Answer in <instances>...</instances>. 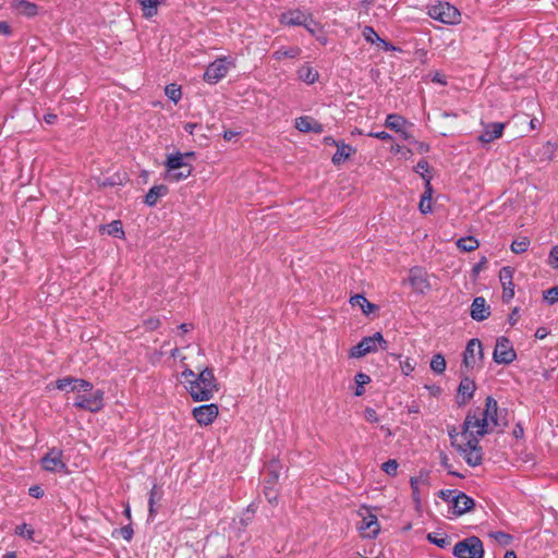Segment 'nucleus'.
I'll return each mask as SVG.
<instances>
[{
  "mask_svg": "<svg viewBox=\"0 0 558 558\" xmlns=\"http://www.w3.org/2000/svg\"><path fill=\"white\" fill-rule=\"evenodd\" d=\"M227 73L228 66L225 59H217L206 68L204 73V81L209 84H216L222 80Z\"/></svg>",
  "mask_w": 558,
  "mask_h": 558,
  "instance_id": "f8f14e48",
  "label": "nucleus"
},
{
  "mask_svg": "<svg viewBox=\"0 0 558 558\" xmlns=\"http://www.w3.org/2000/svg\"><path fill=\"white\" fill-rule=\"evenodd\" d=\"M422 178L425 181V191L421 197H427V198L432 199V195H433V187L430 184L432 177L427 175V174H422Z\"/></svg>",
  "mask_w": 558,
  "mask_h": 558,
  "instance_id": "3c124183",
  "label": "nucleus"
},
{
  "mask_svg": "<svg viewBox=\"0 0 558 558\" xmlns=\"http://www.w3.org/2000/svg\"><path fill=\"white\" fill-rule=\"evenodd\" d=\"M193 168H184L179 170H167L165 179L170 182H180L189 178L192 173Z\"/></svg>",
  "mask_w": 558,
  "mask_h": 558,
  "instance_id": "473e14b6",
  "label": "nucleus"
},
{
  "mask_svg": "<svg viewBox=\"0 0 558 558\" xmlns=\"http://www.w3.org/2000/svg\"><path fill=\"white\" fill-rule=\"evenodd\" d=\"M295 128L300 132H314L317 134L324 132L323 124L311 117H300L295 119Z\"/></svg>",
  "mask_w": 558,
  "mask_h": 558,
  "instance_id": "aec40b11",
  "label": "nucleus"
},
{
  "mask_svg": "<svg viewBox=\"0 0 558 558\" xmlns=\"http://www.w3.org/2000/svg\"><path fill=\"white\" fill-rule=\"evenodd\" d=\"M140 3L143 15L145 17H151L157 14L158 5L162 2V0H137Z\"/></svg>",
  "mask_w": 558,
  "mask_h": 558,
  "instance_id": "7c9ffc66",
  "label": "nucleus"
},
{
  "mask_svg": "<svg viewBox=\"0 0 558 558\" xmlns=\"http://www.w3.org/2000/svg\"><path fill=\"white\" fill-rule=\"evenodd\" d=\"M428 15L444 24L454 25L460 23L461 14L459 10L448 2H439L428 9Z\"/></svg>",
  "mask_w": 558,
  "mask_h": 558,
  "instance_id": "20e7f679",
  "label": "nucleus"
},
{
  "mask_svg": "<svg viewBox=\"0 0 558 558\" xmlns=\"http://www.w3.org/2000/svg\"><path fill=\"white\" fill-rule=\"evenodd\" d=\"M350 303L353 307H360L365 315H369L376 305L371 303L364 295L355 294L350 299Z\"/></svg>",
  "mask_w": 558,
  "mask_h": 558,
  "instance_id": "393cba45",
  "label": "nucleus"
},
{
  "mask_svg": "<svg viewBox=\"0 0 558 558\" xmlns=\"http://www.w3.org/2000/svg\"><path fill=\"white\" fill-rule=\"evenodd\" d=\"M446 360L442 354L437 353L432 357L430 368L434 373L440 375L446 371Z\"/></svg>",
  "mask_w": 558,
  "mask_h": 558,
  "instance_id": "f704fd0d",
  "label": "nucleus"
},
{
  "mask_svg": "<svg viewBox=\"0 0 558 558\" xmlns=\"http://www.w3.org/2000/svg\"><path fill=\"white\" fill-rule=\"evenodd\" d=\"M490 315V308L483 296H477L471 305V317L476 322H483Z\"/></svg>",
  "mask_w": 558,
  "mask_h": 558,
  "instance_id": "6ab92c4d",
  "label": "nucleus"
},
{
  "mask_svg": "<svg viewBox=\"0 0 558 558\" xmlns=\"http://www.w3.org/2000/svg\"><path fill=\"white\" fill-rule=\"evenodd\" d=\"M162 495V489L157 484H154L148 497V519L153 520L156 517V505L161 500Z\"/></svg>",
  "mask_w": 558,
  "mask_h": 558,
  "instance_id": "412c9836",
  "label": "nucleus"
},
{
  "mask_svg": "<svg viewBox=\"0 0 558 558\" xmlns=\"http://www.w3.org/2000/svg\"><path fill=\"white\" fill-rule=\"evenodd\" d=\"M68 384H73L71 391H83L90 392L94 389V386L90 381L85 380L83 378H75L72 376H66L63 378H59L56 380V388L59 390H65L68 388Z\"/></svg>",
  "mask_w": 558,
  "mask_h": 558,
  "instance_id": "4468645a",
  "label": "nucleus"
},
{
  "mask_svg": "<svg viewBox=\"0 0 558 558\" xmlns=\"http://www.w3.org/2000/svg\"><path fill=\"white\" fill-rule=\"evenodd\" d=\"M476 384L469 376H463L457 390V403L459 407L465 405L474 397Z\"/></svg>",
  "mask_w": 558,
  "mask_h": 558,
  "instance_id": "ddd939ff",
  "label": "nucleus"
},
{
  "mask_svg": "<svg viewBox=\"0 0 558 558\" xmlns=\"http://www.w3.org/2000/svg\"><path fill=\"white\" fill-rule=\"evenodd\" d=\"M543 298L550 305L558 302V286H555V287L544 291Z\"/></svg>",
  "mask_w": 558,
  "mask_h": 558,
  "instance_id": "c03bdc74",
  "label": "nucleus"
},
{
  "mask_svg": "<svg viewBox=\"0 0 558 558\" xmlns=\"http://www.w3.org/2000/svg\"><path fill=\"white\" fill-rule=\"evenodd\" d=\"M484 126L483 132L477 136V141L482 144H489L497 138L502 136L505 130V123L502 122H492V123H483Z\"/></svg>",
  "mask_w": 558,
  "mask_h": 558,
  "instance_id": "f3484780",
  "label": "nucleus"
},
{
  "mask_svg": "<svg viewBox=\"0 0 558 558\" xmlns=\"http://www.w3.org/2000/svg\"><path fill=\"white\" fill-rule=\"evenodd\" d=\"M427 539H428V542H430L432 544H434L440 548H446L450 544V541L448 539V537H438L437 535H435L433 533H429L427 535Z\"/></svg>",
  "mask_w": 558,
  "mask_h": 558,
  "instance_id": "a18cd8bd",
  "label": "nucleus"
},
{
  "mask_svg": "<svg viewBox=\"0 0 558 558\" xmlns=\"http://www.w3.org/2000/svg\"><path fill=\"white\" fill-rule=\"evenodd\" d=\"M354 380L356 384L355 396L360 397V396L364 395V392H365L364 386L371 381V377L367 374L357 373L354 377Z\"/></svg>",
  "mask_w": 558,
  "mask_h": 558,
  "instance_id": "c9c22d12",
  "label": "nucleus"
},
{
  "mask_svg": "<svg viewBox=\"0 0 558 558\" xmlns=\"http://www.w3.org/2000/svg\"><path fill=\"white\" fill-rule=\"evenodd\" d=\"M407 124L408 121L402 116L397 113L388 114L385 121V126L395 132L402 131V128H405Z\"/></svg>",
  "mask_w": 558,
  "mask_h": 558,
  "instance_id": "cd10ccee",
  "label": "nucleus"
},
{
  "mask_svg": "<svg viewBox=\"0 0 558 558\" xmlns=\"http://www.w3.org/2000/svg\"><path fill=\"white\" fill-rule=\"evenodd\" d=\"M354 153H355V149L352 146L345 144L344 142H341L337 146V151L333 154L331 161L335 166H339L342 162H344L347 159H349L350 156Z\"/></svg>",
  "mask_w": 558,
  "mask_h": 558,
  "instance_id": "4be33fe9",
  "label": "nucleus"
},
{
  "mask_svg": "<svg viewBox=\"0 0 558 558\" xmlns=\"http://www.w3.org/2000/svg\"><path fill=\"white\" fill-rule=\"evenodd\" d=\"M298 76L306 84H314L318 80V72L312 66L304 64L298 70Z\"/></svg>",
  "mask_w": 558,
  "mask_h": 558,
  "instance_id": "c85d7f7f",
  "label": "nucleus"
},
{
  "mask_svg": "<svg viewBox=\"0 0 558 558\" xmlns=\"http://www.w3.org/2000/svg\"><path fill=\"white\" fill-rule=\"evenodd\" d=\"M168 187L163 184L150 187L145 196V204L150 207L155 206L160 197L168 194Z\"/></svg>",
  "mask_w": 558,
  "mask_h": 558,
  "instance_id": "5701e85b",
  "label": "nucleus"
},
{
  "mask_svg": "<svg viewBox=\"0 0 558 558\" xmlns=\"http://www.w3.org/2000/svg\"><path fill=\"white\" fill-rule=\"evenodd\" d=\"M408 282L412 287L413 291L420 294H424L430 289L427 274L418 267L410 269Z\"/></svg>",
  "mask_w": 558,
  "mask_h": 558,
  "instance_id": "9d476101",
  "label": "nucleus"
},
{
  "mask_svg": "<svg viewBox=\"0 0 558 558\" xmlns=\"http://www.w3.org/2000/svg\"><path fill=\"white\" fill-rule=\"evenodd\" d=\"M301 48L298 46L282 47L272 53V58L280 61L283 58L294 59L301 54Z\"/></svg>",
  "mask_w": 558,
  "mask_h": 558,
  "instance_id": "c756f323",
  "label": "nucleus"
},
{
  "mask_svg": "<svg viewBox=\"0 0 558 558\" xmlns=\"http://www.w3.org/2000/svg\"><path fill=\"white\" fill-rule=\"evenodd\" d=\"M14 532L16 535L21 537L27 538L29 541L34 539V530L29 527L26 523L17 525Z\"/></svg>",
  "mask_w": 558,
  "mask_h": 558,
  "instance_id": "79ce46f5",
  "label": "nucleus"
},
{
  "mask_svg": "<svg viewBox=\"0 0 558 558\" xmlns=\"http://www.w3.org/2000/svg\"><path fill=\"white\" fill-rule=\"evenodd\" d=\"M457 558H483V542L477 536H470L458 542L452 549Z\"/></svg>",
  "mask_w": 558,
  "mask_h": 558,
  "instance_id": "7ed1b4c3",
  "label": "nucleus"
},
{
  "mask_svg": "<svg viewBox=\"0 0 558 558\" xmlns=\"http://www.w3.org/2000/svg\"><path fill=\"white\" fill-rule=\"evenodd\" d=\"M308 21L312 22L311 15L299 9L284 12L280 16V22L288 26H304L308 28Z\"/></svg>",
  "mask_w": 558,
  "mask_h": 558,
  "instance_id": "dca6fc26",
  "label": "nucleus"
},
{
  "mask_svg": "<svg viewBox=\"0 0 558 558\" xmlns=\"http://www.w3.org/2000/svg\"><path fill=\"white\" fill-rule=\"evenodd\" d=\"M41 466L48 472H66V464L62 460V451L56 448L50 449L41 458Z\"/></svg>",
  "mask_w": 558,
  "mask_h": 558,
  "instance_id": "6e6552de",
  "label": "nucleus"
},
{
  "mask_svg": "<svg viewBox=\"0 0 558 558\" xmlns=\"http://www.w3.org/2000/svg\"><path fill=\"white\" fill-rule=\"evenodd\" d=\"M191 398L196 401H209L219 390V384L215 377L214 371L209 367L202 369L197 378H194L187 386Z\"/></svg>",
  "mask_w": 558,
  "mask_h": 558,
  "instance_id": "f03ea898",
  "label": "nucleus"
},
{
  "mask_svg": "<svg viewBox=\"0 0 558 558\" xmlns=\"http://www.w3.org/2000/svg\"><path fill=\"white\" fill-rule=\"evenodd\" d=\"M15 9L23 15L32 17L38 13V7L29 1L20 0L15 3Z\"/></svg>",
  "mask_w": 558,
  "mask_h": 558,
  "instance_id": "2f4dec72",
  "label": "nucleus"
},
{
  "mask_svg": "<svg viewBox=\"0 0 558 558\" xmlns=\"http://www.w3.org/2000/svg\"><path fill=\"white\" fill-rule=\"evenodd\" d=\"M266 471H267V477H266L265 482H267L268 484H271V485H277L279 476H280V471H281L280 462L275 459L271 460L267 464Z\"/></svg>",
  "mask_w": 558,
  "mask_h": 558,
  "instance_id": "bb28decb",
  "label": "nucleus"
},
{
  "mask_svg": "<svg viewBox=\"0 0 558 558\" xmlns=\"http://www.w3.org/2000/svg\"><path fill=\"white\" fill-rule=\"evenodd\" d=\"M441 464L448 471V474L463 478L464 475L452 470V465L449 463V459L446 454H441Z\"/></svg>",
  "mask_w": 558,
  "mask_h": 558,
  "instance_id": "de8ad7c7",
  "label": "nucleus"
},
{
  "mask_svg": "<svg viewBox=\"0 0 558 558\" xmlns=\"http://www.w3.org/2000/svg\"><path fill=\"white\" fill-rule=\"evenodd\" d=\"M493 359L497 364H510L517 359V353L511 341L506 337H498L493 353Z\"/></svg>",
  "mask_w": 558,
  "mask_h": 558,
  "instance_id": "0eeeda50",
  "label": "nucleus"
},
{
  "mask_svg": "<svg viewBox=\"0 0 558 558\" xmlns=\"http://www.w3.org/2000/svg\"><path fill=\"white\" fill-rule=\"evenodd\" d=\"M480 243L474 236L461 238L457 242V246L463 252H472L478 247Z\"/></svg>",
  "mask_w": 558,
  "mask_h": 558,
  "instance_id": "72a5a7b5",
  "label": "nucleus"
},
{
  "mask_svg": "<svg viewBox=\"0 0 558 558\" xmlns=\"http://www.w3.org/2000/svg\"><path fill=\"white\" fill-rule=\"evenodd\" d=\"M192 413L199 425L208 426L217 418L219 409L217 404L209 403L194 408Z\"/></svg>",
  "mask_w": 558,
  "mask_h": 558,
  "instance_id": "1a4fd4ad",
  "label": "nucleus"
},
{
  "mask_svg": "<svg viewBox=\"0 0 558 558\" xmlns=\"http://www.w3.org/2000/svg\"><path fill=\"white\" fill-rule=\"evenodd\" d=\"M398 466H399V464H398L397 460L389 459L388 461L383 463L381 470L390 476H396Z\"/></svg>",
  "mask_w": 558,
  "mask_h": 558,
  "instance_id": "37998d69",
  "label": "nucleus"
},
{
  "mask_svg": "<svg viewBox=\"0 0 558 558\" xmlns=\"http://www.w3.org/2000/svg\"><path fill=\"white\" fill-rule=\"evenodd\" d=\"M378 345L375 339V333L369 337H364L362 340L350 350V357L360 359L368 353L377 352Z\"/></svg>",
  "mask_w": 558,
  "mask_h": 558,
  "instance_id": "2eb2a0df",
  "label": "nucleus"
},
{
  "mask_svg": "<svg viewBox=\"0 0 558 558\" xmlns=\"http://www.w3.org/2000/svg\"><path fill=\"white\" fill-rule=\"evenodd\" d=\"M484 360V350L481 340L477 338L471 339L463 352L462 365L469 371L475 367H481Z\"/></svg>",
  "mask_w": 558,
  "mask_h": 558,
  "instance_id": "39448f33",
  "label": "nucleus"
},
{
  "mask_svg": "<svg viewBox=\"0 0 558 558\" xmlns=\"http://www.w3.org/2000/svg\"><path fill=\"white\" fill-rule=\"evenodd\" d=\"M459 492L456 489H442L439 490L438 497L441 498L446 502H453L454 497L458 495Z\"/></svg>",
  "mask_w": 558,
  "mask_h": 558,
  "instance_id": "49530a36",
  "label": "nucleus"
},
{
  "mask_svg": "<svg viewBox=\"0 0 558 558\" xmlns=\"http://www.w3.org/2000/svg\"><path fill=\"white\" fill-rule=\"evenodd\" d=\"M518 319H519V308L514 307L509 316V324L511 326H514L517 324Z\"/></svg>",
  "mask_w": 558,
  "mask_h": 558,
  "instance_id": "774afa93",
  "label": "nucleus"
},
{
  "mask_svg": "<svg viewBox=\"0 0 558 558\" xmlns=\"http://www.w3.org/2000/svg\"><path fill=\"white\" fill-rule=\"evenodd\" d=\"M548 265L553 268H558V245H555L548 255Z\"/></svg>",
  "mask_w": 558,
  "mask_h": 558,
  "instance_id": "8fccbe9b",
  "label": "nucleus"
},
{
  "mask_svg": "<svg viewBox=\"0 0 558 558\" xmlns=\"http://www.w3.org/2000/svg\"><path fill=\"white\" fill-rule=\"evenodd\" d=\"M487 265V258L486 256H483L478 263H476L473 268H472V272L473 275H478Z\"/></svg>",
  "mask_w": 558,
  "mask_h": 558,
  "instance_id": "6e6d98bb",
  "label": "nucleus"
},
{
  "mask_svg": "<svg viewBox=\"0 0 558 558\" xmlns=\"http://www.w3.org/2000/svg\"><path fill=\"white\" fill-rule=\"evenodd\" d=\"M418 208L420 211L424 215L432 213V199L427 197H421Z\"/></svg>",
  "mask_w": 558,
  "mask_h": 558,
  "instance_id": "09e8293b",
  "label": "nucleus"
},
{
  "mask_svg": "<svg viewBox=\"0 0 558 558\" xmlns=\"http://www.w3.org/2000/svg\"><path fill=\"white\" fill-rule=\"evenodd\" d=\"M514 269L510 266H505L499 271V280L502 286V300L504 302H510L514 296V283H513Z\"/></svg>",
  "mask_w": 558,
  "mask_h": 558,
  "instance_id": "9b49d317",
  "label": "nucleus"
},
{
  "mask_svg": "<svg viewBox=\"0 0 558 558\" xmlns=\"http://www.w3.org/2000/svg\"><path fill=\"white\" fill-rule=\"evenodd\" d=\"M375 339L377 340L378 349H381L384 351L388 350V341L385 340L381 332H379V331L375 332Z\"/></svg>",
  "mask_w": 558,
  "mask_h": 558,
  "instance_id": "13d9d810",
  "label": "nucleus"
},
{
  "mask_svg": "<svg viewBox=\"0 0 558 558\" xmlns=\"http://www.w3.org/2000/svg\"><path fill=\"white\" fill-rule=\"evenodd\" d=\"M364 417L369 423H377L379 421L377 412L373 408L365 409Z\"/></svg>",
  "mask_w": 558,
  "mask_h": 558,
  "instance_id": "603ef678",
  "label": "nucleus"
},
{
  "mask_svg": "<svg viewBox=\"0 0 558 558\" xmlns=\"http://www.w3.org/2000/svg\"><path fill=\"white\" fill-rule=\"evenodd\" d=\"M28 492H29V495L32 497H35V498H40V497L44 496L43 488L40 486H37V485L32 486Z\"/></svg>",
  "mask_w": 558,
  "mask_h": 558,
  "instance_id": "0e129e2a",
  "label": "nucleus"
},
{
  "mask_svg": "<svg viewBox=\"0 0 558 558\" xmlns=\"http://www.w3.org/2000/svg\"><path fill=\"white\" fill-rule=\"evenodd\" d=\"M120 533L125 541H131L133 536V529L131 525H125L120 529Z\"/></svg>",
  "mask_w": 558,
  "mask_h": 558,
  "instance_id": "680f3d73",
  "label": "nucleus"
},
{
  "mask_svg": "<svg viewBox=\"0 0 558 558\" xmlns=\"http://www.w3.org/2000/svg\"><path fill=\"white\" fill-rule=\"evenodd\" d=\"M264 495L269 504L276 505L278 501V489L276 488V485L268 484L265 482L264 485Z\"/></svg>",
  "mask_w": 558,
  "mask_h": 558,
  "instance_id": "4c0bfd02",
  "label": "nucleus"
},
{
  "mask_svg": "<svg viewBox=\"0 0 558 558\" xmlns=\"http://www.w3.org/2000/svg\"><path fill=\"white\" fill-rule=\"evenodd\" d=\"M361 530L367 531L365 536L375 538L379 533L377 517L369 514L368 517L364 518Z\"/></svg>",
  "mask_w": 558,
  "mask_h": 558,
  "instance_id": "b1692460",
  "label": "nucleus"
},
{
  "mask_svg": "<svg viewBox=\"0 0 558 558\" xmlns=\"http://www.w3.org/2000/svg\"><path fill=\"white\" fill-rule=\"evenodd\" d=\"M428 169H429V165L426 160H420L415 167V171L417 173H421L422 174H425L424 172H428Z\"/></svg>",
  "mask_w": 558,
  "mask_h": 558,
  "instance_id": "e2e57ef3",
  "label": "nucleus"
},
{
  "mask_svg": "<svg viewBox=\"0 0 558 558\" xmlns=\"http://www.w3.org/2000/svg\"><path fill=\"white\" fill-rule=\"evenodd\" d=\"M364 35L366 40L374 43L375 40H381L378 34L369 26H366L364 29Z\"/></svg>",
  "mask_w": 558,
  "mask_h": 558,
  "instance_id": "864d4df0",
  "label": "nucleus"
},
{
  "mask_svg": "<svg viewBox=\"0 0 558 558\" xmlns=\"http://www.w3.org/2000/svg\"><path fill=\"white\" fill-rule=\"evenodd\" d=\"M530 246V240L526 236L519 238L514 240L510 248L514 254H522L527 251Z\"/></svg>",
  "mask_w": 558,
  "mask_h": 558,
  "instance_id": "e433bc0d",
  "label": "nucleus"
},
{
  "mask_svg": "<svg viewBox=\"0 0 558 558\" xmlns=\"http://www.w3.org/2000/svg\"><path fill=\"white\" fill-rule=\"evenodd\" d=\"M400 366L404 375H409L414 369V364L410 361V359H407L405 361L401 362Z\"/></svg>",
  "mask_w": 558,
  "mask_h": 558,
  "instance_id": "052dcab7",
  "label": "nucleus"
},
{
  "mask_svg": "<svg viewBox=\"0 0 558 558\" xmlns=\"http://www.w3.org/2000/svg\"><path fill=\"white\" fill-rule=\"evenodd\" d=\"M182 378L185 380V383L187 384V386H190V383L194 379V378H197V375L195 374L194 371L190 369V368H186L182 372L181 374Z\"/></svg>",
  "mask_w": 558,
  "mask_h": 558,
  "instance_id": "4d7b16f0",
  "label": "nucleus"
},
{
  "mask_svg": "<svg viewBox=\"0 0 558 558\" xmlns=\"http://www.w3.org/2000/svg\"><path fill=\"white\" fill-rule=\"evenodd\" d=\"M412 144L416 146L420 153H427L429 150V145L423 142H417L415 140L412 141Z\"/></svg>",
  "mask_w": 558,
  "mask_h": 558,
  "instance_id": "338daca9",
  "label": "nucleus"
},
{
  "mask_svg": "<svg viewBox=\"0 0 558 558\" xmlns=\"http://www.w3.org/2000/svg\"><path fill=\"white\" fill-rule=\"evenodd\" d=\"M489 535L501 546H508L512 541V536L510 534L501 531L490 533Z\"/></svg>",
  "mask_w": 558,
  "mask_h": 558,
  "instance_id": "a19ab883",
  "label": "nucleus"
},
{
  "mask_svg": "<svg viewBox=\"0 0 558 558\" xmlns=\"http://www.w3.org/2000/svg\"><path fill=\"white\" fill-rule=\"evenodd\" d=\"M549 331L546 327H538L535 331V338L542 340L548 336Z\"/></svg>",
  "mask_w": 558,
  "mask_h": 558,
  "instance_id": "69168bd1",
  "label": "nucleus"
},
{
  "mask_svg": "<svg viewBox=\"0 0 558 558\" xmlns=\"http://www.w3.org/2000/svg\"><path fill=\"white\" fill-rule=\"evenodd\" d=\"M104 396L105 392L100 389L90 391L88 396L77 395L73 405L80 410L97 413L105 407Z\"/></svg>",
  "mask_w": 558,
  "mask_h": 558,
  "instance_id": "423d86ee",
  "label": "nucleus"
},
{
  "mask_svg": "<svg viewBox=\"0 0 558 558\" xmlns=\"http://www.w3.org/2000/svg\"><path fill=\"white\" fill-rule=\"evenodd\" d=\"M475 506V501L473 498L468 496L466 494L459 492L458 495L454 497V500L452 502V512L453 514L460 517L468 511L472 510Z\"/></svg>",
  "mask_w": 558,
  "mask_h": 558,
  "instance_id": "a211bd4d",
  "label": "nucleus"
},
{
  "mask_svg": "<svg viewBox=\"0 0 558 558\" xmlns=\"http://www.w3.org/2000/svg\"><path fill=\"white\" fill-rule=\"evenodd\" d=\"M166 95L174 102H178L181 99V88L175 84H169L165 88Z\"/></svg>",
  "mask_w": 558,
  "mask_h": 558,
  "instance_id": "ea45409f",
  "label": "nucleus"
},
{
  "mask_svg": "<svg viewBox=\"0 0 558 558\" xmlns=\"http://www.w3.org/2000/svg\"><path fill=\"white\" fill-rule=\"evenodd\" d=\"M507 425L506 421L499 417V408L497 401L488 396L485 399V408L471 410L468 412L462 424L461 437L463 442L457 444V451L463 457L470 466H477L483 461V451L480 446V438L486 434L493 433L497 428Z\"/></svg>",
  "mask_w": 558,
  "mask_h": 558,
  "instance_id": "f257e3e1",
  "label": "nucleus"
},
{
  "mask_svg": "<svg viewBox=\"0 0 558 558\" xmlns=\"http://www.w3.org/2000/svg\"><path fill=\"white\" fill-rule=\"evenodd\" d=\"M107 233L116 238H122L124 235L122 222L120 220H113L112 222H110L107 226Z\"/></svg>",
  "mask_w": 558,
  "mask_h": 558,
  "instance_id": "58836bf2",
  "label": "nucleus"
},
{
  "mask_svg": "<svg viewBox=\"0 0 558 558\" xmlns=\"http://www.w3.org/2000/svg\"><path fill=\"white\" fill-rule=\"evenodd\" d=\"M144 326L147 330H155L160 326V319L157 317H150L144 322Z\"/></svg>",
  "mask_w": 558,
  "mask_h": 558,
  "instance_id": "5fc2aeb1",
  "label": "nucleus"
},
{
  "mask_svg": "<svg viewBox=\"0 0 558 558\" xmlns=\"http://www.w3.org/2000/svg\"><path fill=\"white\" fill-rule=\"evenodd\" d=\"M167 170H179L184 168H193L192 165L184 161V155L181 153H177L174 155H170L166 161Z\"/></svg>",
  "mask_w": 558,
  "mask_h": 558,
  "instance_id": "a878e982",
  "label": "nucleus"
},
{
  "mask_svg": "<svg viewBox=\"0 0 558 558\" xmlns=\"http://www.w3.org/2000/svg\"><path fill=\"white\" fill-rule=\"evenodd\" d=\"M367 135L371 136V137H374V138L381 140V141H389V140L392 138V136L389 133L385 132V131L369 132Z\"/></svg>",
  "mask_w": 558,
  "mask_h": 558,
  "instance_id": "bf43d9fd",
  "label": "nucleus"
}]
</instances>
